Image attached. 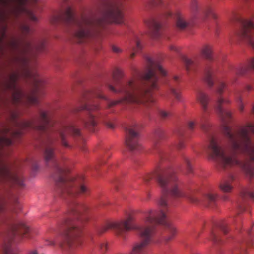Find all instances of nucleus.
Masks as SVG:
<instances>
[{"label":"nucleus","instance_id":"obj_33","mask_svg":"<svg viewBox=\"0 0 254 254\" xmlns=\"http://www.w3.org/2000/svg\"><path fill=\"white\" fill-rule=\"evenodd\" d=\"M184 163L186 166V167H187V171L188 172V173H191L192 172V167H191V164H190V160L187 158V157H185L184 158Z\"/></svg>","mask_w":254,"mask_h":254},{"label":"nucleus","instance_id":"obj_45","mask_svg":"<svg viewBox=\"0 0 254 254\" xmlns=\"http://www.w3.org/2000/svg\"><path fill=\"white\" fill-rule=\"evenodd\" d=\"M12 44H13V46L15 49H19V43H18L17 42H13Z\"/></svg>","mask_w":254,"mask_h":254},{"label":"nucleus","instance_id":"obj_44","mask_svg":"<svg viewBox=\"0 0 254 254\" xmlns=\"http://www.w3.org/2000/svg\"><path fill=\"white\" fill-rule=\"evenodd\" d=\"M29 18L30 19L33 21H37V18L32 13H30L29 14Z\"/></svg>","mask_w":254,"mask_h":254},{"label":"nucleus","instance_id":"obj_17","mask_svg":"<svg viewBox=\"0 0 254 254\" xmlns=\"http://www.w3.org/2000/svg\"><path fill=\"white\" fill-rule=\"evenodd\" d=\"M196 97L197 102L201 105L203 111L204 112H207L210 100L208 95L202 91H198L196 93Z\"/></svg>","mask_w":254,"mask_h":254},{"label":"nucleus","instance_id":"obj_46","mask_svg":"<svg viewBox=\"0 0 254 254\" xmlns=\"http://www.w3.org/2000/svg\"><path fill=\"white\" fill-rule=\"evenodd\" d=\"M106 125L109 128H113L114 127V125L113 123H107Z\"/></svg>","mask_w":254,"mask_h":254},{"label":"nucleus","instance_id":"obj_31","mask_svg":"<svg viewBox=\"0 0 254 254\" xmlns=\"http://www.w3.org/2000/svg\"><path fill=\"white\" fill-rule=\"evenodd\" d=\"M158 114L162 119H166L170 117L172 115L171 113L160 109L158 110Z\"/></svg>","mask_w":254,"mask_h":254},{"label":"nucleus","instance_id":"obj_39","mask_svg":"<svg viewBox=\"0 0 254 254\" xmlns=\"http://www.w3.org/2000/svg\"><path fill=\"white\" fill-rule=\"evenodd\" d=\"M112 49L113 51L116 53H121L122 52V50L121 49H120V48H119L115 45L112 46Z\"/></svg>","mask_w":254,"mask_h":254},{"label":"nucleus","instance_id":"obj_15","mask_svg":"<svg viewBox=\"0 0 254 254\" xmlns=\"http://www.w3.org/2000/svg\"><path fill=\"white\" fill-rule=\"evenodd\" d=\"M45 46V42L42 41L36 45H33L30 42H25L23 49H22V52L26 54L31 51L35 50L37 52H40L44 50Z\"/></svg>","mask_w":254,"mask_h":254},{"label":"nucleus","instance_id":"obj_2","mask_svg":"<svg viewBox=\"0 0 254 254\" xmlns=\"http://www.w3.org/2000/svg\"><path fill=\"white\" fill-rule=\"evenodd\" d=\"M153 177H155L158 185L161 189L162 196L158 202L161 210L159 211L149 210L144 213L143 223L141 225H136L131 216L119 222H109L99 228L97 233L101 235L109 229H113L116 234L125 239L126 233L131 230H136L140 241L135 243L131 254H146L148 246L154 242L157 226L162 224L166 227L169 236L166 241L171 240L177 233L176 229L166 219L165 210L170 202V197L180 198L185 197L191 202L198 203L200 201L195 192L187 194L182 189L181 183L174 169L171 167L160 168L153 174H146L143 177V180L148 183Z\"/></svg>","mask_w":254,"mask_h":254},{"label":"nucleus","instance_id":"obj_5","mask_svg":"<svg viewBox=\"0 0 254 254\" xmlns=\"http://www.w3.org/2000/svg\"><path fill=\"white\" fill-rule=\"evenodd\" d=\"M122 0H102L100 9V17L82 16L76 18L72 8L65 9L54 14L50 19L52 24L65 23L76 27L74 36L76 42L84 43L98 34L107 23H122Z\"/></svg>","mask_w":254,"mask_h":254},{"label":"nucleus","instance_id":"obj_8","mask_svg":"<svg viewBox=\"0 0 254 254\" xmlns=\"http://www.w3.org/2000/svg\"><path fill=\"white\" fill-rule=\"evenodd\" d=\"M18 78V74L17 73H13L11 74L9 81L6 85L7 88L13 92L12 100L14 104H18L22 102L23 97L22 92L16 86V81Z\"/></svg>","mask_w":254,"mask_h":254},{"label":"nucleus","instance_id":"obj_26","mask_svg":"<svg viewBox=\"0 0 254 254\" xmlns=\"http://www.w3.org/2000/svg\"><path fill=\"white\" fill-rule=\"evenodd\" d=\"M183 60L188 71L194 70L197 66L196 63L192 60L184 57Z\"/></svg>","mask_w":254,"mask_h":254},{"label":"nucleus","instance_id":"obj_38","mask_svg":"<svg viewBox=\"0 0 254 254\" xmlns=\"http://www.w3.org/2000/svg\"><path fill=\"white\" fill-rule=\"evenodd\" d=\"M21 61H22V63L25 64V65L27 66V64H28V62H29V59L28 58V57H27V56L26 55H23L22 57H21Z\"/></svg>","mask_w":254,"mask_h":254},{"label":"nucleus","instance_id":"obj_49","mask_svg":"<svg viewBox=\"0 0 254 254\" xmlns=\"http://www.w3.org/2000/svg\"><path fill=\"white\" fill-rule=\"evenodd\" d=\"M170 49L171 50H174V51H177V48L175 47H174V46H170Z\"/></svg>","mask_w":254,"mask_h":254},{"label":"nucleus","instance_id":"obj_20","mask_svg":"<svg viewBox=\"0 0 254 254\" xmlns=\"http://www.w3.org/2000/svg\"><path fill=\"white\" fill-rule=\"evenodd\" d=\"M235 180L234 175H231L227 180L223 182L220 185V189L224 192H229L233 189L231 183Z\"/></svg>","mask_w":254,"mask_h":254},{"label":"nucleus","instance_id":"obj_24","mask_svg":"<svg viewBox=\"0 0 254 254\" xmlns=\"http://www.w3.org/2000/svg\"><path fill=\"white\" fill-rule=\"evenodd\" d=\"M176 16L177 28L180 30L185 29L187 27L188 23L185 21L184 17L180 13L177 14Z\"/></svg>","mask_w":254,"mask_h":254},{"label":"nucleus","instance_id":"obj_51","mask_svg":"<svg viewBox=\"0 0 254 254\" xmlns=\"http://www.w3.org/2000/svg\"><path fill=\"white\" fill-rule=\"evenodd\" d=\"M0 2L4 4L6 2L5 0H0Z\"/></svg>","mask_w":254,"mask_h":254},{"label":"nucleus","instance_id":"obj_23","mask_svg":"<svg viewBox=\"0 0 254 254\" xmlns=\"http://www.w3.org/2000/svg\"><path fill=\"white\" fill-rule=\"evenodd\" d=\"M201 55L209 61L213 60L212 47L209 45H204L201 50Z\"/></svg>","mask_w":254,"mask_h":254},{"label":"nucleus","instance_id":"obj_54","mask_svg":"<svg viewBox=\"0 0 254 254\" xmlns=\"http://www.w3.org/2000/svg\"><path fill=\"white\" fill-rule=\"evenodd\" d=\"M171 13L170 12H167V16H171Z\"/></svg>","mask_w":254,"mask_h":254},{"label":"nucleus","instance_id":"obj_19","mask_svg":"<svg viewBox=\"0 0 254 254\" xmlns=\"http://www.w3.org/2000/svg\"><path fill=\"white\" fill-rule=\"evenodd\" d=\"M217 199V194L214 191L210 190L203 195V198L201 201L210 205L215 203Z\"/></svg>","mask_w":254,"mask_h":254},{"label":"nucleus","instance_id":"obj_1","mask_svg":"<svg viewBox=\"0 0 254 254\" xmlns=\"http://www.w3.org/2000/svg\"><path fill=\"white\" fill-rule=\"evenodd\" d=\"M39 116L31 121L23 120L14 121L16 129L11 130L4 127L3 135L0 136V145H10L12 138L19 137L23 130L33 128L46 133L43 140V157L47 164L53 162L55 173L53 179L56 186L57 194L66 200L69 204L68 211L58 223V229L68 245L76 242L79 244L78 239L81 233V224L83 223V215L88 209L85 204L75 201L78 195L87 196L90 193V189L87 183L82 177L74 179L68 175L67 170L55 160V136L51 134L52 122L46 112L40 110Z\"/></svg>","mask_w":254,"mask_h":254},{"label":"nucleus","instance_id":"obj_11","mask_svg":"<svg viewBox=\"0 0 254 254\" xmlns=\"http://www.w3.org/2000/svg\"><path fill=\"white\" fill-rule=\"evenodd\" d=\"M213 228L211 232L209 239L215 244H218L222 241L220 232L226 234L228 231L227 224L224 221L216 222L214 224Z\"/></svg>","mask_w":254,"mask_h":254},{"label":"nucleus","instance_id":"obj_48","mask_svg":"<svg viewBox=\"0 0 254 254\" xmlns=\"http://www.w3.org/2000/svg\"><path fill=\"white\" fill-rule=\"evenodd\" d=\"M29 254H38V253L36 250H33L30 252Z\"/></svg>","mask_w":254,"mask_h":254},{"label":"nucleus","instance_id":"obj_10","mask_svg":"<svg viewBox=\"0 0 254 254\" xmlns=\"http://www.w3.org/2000/svg\"><path fill=\"white\" fill-rule=\"evenodd\" d=\"M7 223L9 227L8 235L11 239L17 236L21 237L29 232L28 227L22 222L10 221Z\"/></svg>","mask_w":254,"mask_h":254},{"label":"nucleus","instance_id":"obj_56","mask_svg":"<svg viewBox=\"0 0 254 254\" xmlns=\"http://www.w3.org/2000/svg\"><path fill=\"white\" fill-rule=\"evenodd\" d=\"M1 209H2V206L0 205V211L1 210Z\"/></svg>","mask_w":254,"mask_h":254},{"label":"nucleus","instance_id":"obj_34","mask_svg":"<svg viewBox=\"0 0 254 254\" xmlns=\"http://www.w3.org/2000/svg\"><path fill=\"white\" fill-rule=\"evenodd\" d=\"M205 14L207 16H211L214 19L217 18V15L210 7H208L205 11Z\"/></svg>","mask_w":254,"mask_h":254},{"label":"nucleus","instance_id":"obj_25","mask_svg":"<svg viewBox=\"0 0 254 254\" xmlns=\"http://www.w3.org/2000/svg\"><path fill=\"white\" fill-rule=\"evenodd\" d=\"M199 126L201 129L205 132H207L211 127L204 115H202L200 119Z\"/></svg>","mask_w":254,"mask_h":254},{"label":"nucleus","instance_id":"obj_22","mask_svg":"<svg viewBox=\"0 0 254 254\" xmlns=\"http://www.w3.org/2000/svg\"><path fill=\"white\" fill-rule=\"evenodd\" d=\"M25 70L27 77L32 80L35 85L37 86L41 82V79L38 73L35 71H31L28 67H26Z\"/></svg>","mask_w":254,"mask_h":254},{"label":"nucleus","instance_id":"obj_30","mask_svg":"<svg viewBox=\"0 0 254 254\" xmlns=\"http://www.w3.org/2000/svg\"><path fill=\"white\" fill-rule=\"evenodd\" d=\"M135 46L131 48L132 51H133L130 55V58H132L134 56L135 53L138 52L141 49V45L140 44L139 41L136 39L135 42Z\"/></svg>","mask_w":254,"mask_h":254},{"label":"nucleus","instance_id":"obj_47","mask_svg":"<svg viewBox=\"0 0 254 254\" xmlns=\"http://www.w3.org/2000/svg\"><path fill=\"white\" fill-rule=\"evenodd\" d=\"M184 134V132H183V130H179L178 133H177V135L179 136H183Z\"/></svg>","mask_w":254,"mask_h":254},{"label":"nucleus","instance_id":"obj_3","mask_svg":"<svg viewBox=\"0 0 254 254\" xmlns=\"http://www.w3.org/2000/svg\"><path fill=\"white\" fill-rule=\"evenodd\" d=\"M146 67L143 71H136L132 78L126 81H120L124 76L123 72L117 70L113 74L112 81H107L106 86L113 92L120 95L119 99L110 101L102 94L100 87H96L92 90L87 91L78 107L74 109L77 112L87 110L89 113L81 122L84 127L94 131L97 125L95 116L91 112L99 109V106L93 99H103L108 101L107 108H110L118 104H143L147 107L153 105L155 100L152 96L153 90L158 88V74L163 76L166 75V71L160 64V61L147 57Z\"/></svg>","mask_w":254,"mask_h":254},{"label":"nucleus","instance_id":"obj_41","mask_svg":"<svg viewBox=\"0 0 254 254\" xmlns=\"http://www.w3.org/2000/svg\"><path fill=\"white\" fill-rule=\"evenodd\" d=\"M245 210V205L244 204H242L241 203H239L238 205V211L239 212H243Z\"/></svg>","mask_w":254,"mask_h":254},{"label":"nucleus","instance_id":"obj_13","mask_svg":"<svg viewBox=\"0 0 254 254\" xmlns=\"http://www.w3.org/2000/svg\"><path fill=\"white\" fill-rule=\"evenodd\" d=\"M250 69L254 70V57L250 59L245 64L237 67H231L230 72L232 74L243 75Z\"/></svg>","mask_w":254,"mask_h":254},{"label":"nucleus","instance_id":"obj_4","mask_svg":"<svg viewBox=\"0 0 254 254\" xmlns=\"http://www.w3.org/2000/svg\"><path fill=\"white\" fill-rule=\"evenodd\" d=\"M226 84L220 82L216 92L218 97L215 109L222 123V132L225 139L209 135V143L207 152L210 157L223 168L233 166L242 168L250 178L254 177V125L248 124L238 130L233 131L229 125L232 119L231 112L228 109L231 101L222 97Z\"/></svg>","mask_w":254,"mask_h":254},{"label":"nucleus","instance_id":"obj_21","mask_svg":"<svg viewBox=\"0 0 254 254\" xmlns=\"http://www.w3.org/2000/svg\"><path fill=\"white\" fill-rule=\"evenodd\" d=\"M214 71L210 66H207L204 73V78L205 81L207 83L208 85L210 87L212 86L214 84L213 75Z\"/></svg>","mask_w":254,"mask_h":254},{"label":"nucleus","instance_id":"obj_40","mask_svg":"<svg viewBox=\"0 0 254 254\" xmlns=\"http://www.w3.org/2000/svg\"><path fill=\"white\" fill-rule=\"evenodd\" d=\"M162 2V0H151V4L154 6L159 5Z\"/></svg>","mask_w":254,"mask_h":254},{"label":"nucleus","instance_id":"obj_43","mask_svg":"<svg viewBox=\"0 0 254 254\" xmlns=\"http://www.w3.org/2000/svg\"><path fill=\"white\" fill-rule=\"evenodd\" d=\"M185 146L184 143L183 141L180 140L178 144L177 145V148L179 149H181L183 148Z\"/></svg>","mask_w":254,"mask_h":254},{"label":"nucleus","instance_id":"obj_37","mask_svg":"<svg viewBox=\"0 0 254 254\" xmlns=\"http://www.w3.org/2000/svg\"><path fill=\"white\" fill-rule=\"evenodd\" d=\"M196 124L194 122L190 121L188 123V127L190 131H193L195 127Z\"/></svg>","mask_w":254,"mask_h":254},{"label":"nucleus","instance_id":"obj_9","mask_svg":"<svg viewBox=\"0 0 254 254\" xmlns=\"http://www.w3.org/2000/svg\"><path fill=\"white\" fill-rule=\"evenodd\" d=\"M61 144L65 147H70V146L66 141V137L68 135L72 134L74 136L80 135V130L72 125L70 124L68 126H63L58 130Z\"/></svg>","mask_w":254,"mask_h":254},{"label":"nucleus","instance_id":"obj_50","mask_svg":"<svg viewBox=\"0 0 254 254\" xmlns=\"http://www.w3.org/2000/svg\"><path fill=\"white\" fill-rule=\"evenodd\" d=\"M197 4L196 2H194L193 4V5H192V8L193 9H196L197 8Z\"/></svg>","mask_w":254,"mask_h":254},{"label":"nucleus","instance_id":"obj_28","mask_svg":"<svg viewBox=\"0 0 254 254\" xmlns=\"http://www.w3.org/2000/svg\"><path fill=\"white\" fill-rule=\"evenodd\" d=\"M235 94L236 101L239 104V109L240 112H242L244 109V106L243 103L242 97L240 95V93L239 91H236Z\"/></svg>","mask_w":254,"mask_h":254},{"label":"nucleus","instance_id":"obj_27","mask_svg":"<svg viewBox=\"0 0 254 254\" xmlns=\"http://www.w3.org/2000/svg\"><path fill=\"white\" fill-rule=\"evenodd\" d=\"M241 196L243 199L251 198L254 200V192L249 189H245L241 192Z\"/></svg>","mask_w":254,"mask_h":254},{"label":"nucleus","instance_id":"obj_18","mask_svg":"<svg viewBox=\"0 0 254 254\" xmlns=\"http://www.w3.org/2000/svg\"><path fill=\"white\" fill-rule=\"evenodd\" d=\"M154 136L156 140L154 143V149L156 150L159 157L163 158L164 153L162 149L159 147L157 140L162 139L164 137V131L160 128L156 129L154 132Z\"/></svg>","mask_w":254,"mask_h":254},{"label":"nucleus","instance_id":"obj_32","mask_svg":"<svg viewBox=\"0 0 254 254\" xmlns=\"http://www.w3.org/2000/svg\"><path fill=\"white\" fill-rule=\"evenodd\" d=\"M28 102L32 104H37L38 103V97L36 95H32L27 97Z\"/></svg>","mask_w":254,"mask_h":254},{"label":"nucleus","instance_id":"obj_7","mask_svg":"<svg viewBox=\"0 0 254 254\" xmlns=\"http://www.w3.org/2000/svg\"><path fill=\"white\" fill-rule=\"evenodd\" d=\"M126 131V144L131 152H137L141 148L139 142L138 127L136 125L129 126L125 128Z\"/></svg>","mask_w":254,"mask_h":254},{"label":"nucleus","instance_id":"obj_42","mask_svg":"<svg viewBox=\"0 0 254 254\" xmlns=\"http://www.w3.org/2000/svg\"><path fill=\"white\" fill-rule=\"evenodd\" d=\"M13 254L10 249L8 248V247H4L3 250V254Z\"/></svg>","mask_w":254,"mask_h":254},{"label":"nucleus","instance_id":"obj_29","mask_svg":"<svg viewBox=\"0 0 254 254\" xmlns=\"http://www.w3.org/2000/svg\"><path fill=\"white\" fill-rule=\"evenodd\" d=\"M10 209L14 213H17L21 210V207L16 198H14Z\"/></svg>","mask_w":254,"mask_h":254},{"label":"nucleus","instance_id":"obj_14","mask_svg":"<svg viewBox=\"0 0 254 254\" xmlns=\"http://www.w3.org/2000/svg\"><path fill=\"white\" fill-rule=\"evenodd\" d=\"M180 82V76L178 75H173L172 76V79L168 83V86L169 87L171 93L178 101L181 100V96L177 87Z\"/></svg>","mask_w":254,"mask_h":254},{"label":"nucleus","instance_id":"obj_57","mask_svg":"<svg viewBox=\"0 0 254 254\" xmlns=\"http://www.w3.org/2000/svg\"><path fill=\"white\" fill-rule=\"evenodd\" d=\"M64 1H66L67 0H64Z\"/></svg>","mask_w":254,"mask_h":254},{"label":"nucleus","instance_id":"obj_6","mask_svg":"<svg viewBox=\"0 0 254 254\" xmlns=\"http://www.w3.org/2000/svg\"><path fill=\"white\" fill-rule=\"evenodd\" d=\"M231 21L239 27L237 32L238 37L249 43L254 49V23L238 14L234 15Z\"/></svg>","mask_w":254,"mask_h":254},{"label":"nucleus","instance_id":"obj_52","mask_svg":"<svg viewBox=\"0 0 254 254\" xmlns=\"http://www.w3.org/2000/svg\"><path fill=\"white\" fill-rule=\"evenodd\" d=\"M223 199L224 200H226L228 199V196L227 195H225L223 196Z\"/></svg>","mask_w":254,"mask_h":254},{"label":"nucleus","instance_id":"obj_35","mask_svg":"<svg viewBox=\"0 0 254 254\" xmlns=\"http://www.w3.org/2000/svg\"><path fill=\"white\" fill-rule=\"evenodd\" d=\"M21 30L23 34H27L30 33L31 30L28 26L23 24L21 26Z\"/></svg>","mask_w":254,"mask_h":254},{"label":"nucleus","instance_id":"obj_12","mask_svg":"<svg viewBox=\"0 0 254 254\" xmlns=\"http://www.w3.org/2000/svg\"><path fill=\"white\" fill-rule=\"evenodd\" d=\"M0 177L9 179L12 184L19 188L24 186L23 177L18 175L11 174L8 169L4 166H1L0 169Z\"/></svg>","mask_w":254,"mask_h":254},{"label":"nucleus","instance_id":"obj_53","mask_svg":"<svg viewBox=\"0 0 254 254\" xmlns=\"http://www.w3.org/2000/svg\"><path fill=\"white\" fill-rule=\"evenodd\" d=\"M247 89L248 90H250L251 89V87L250 86H249V85H248L247 87Z\"/></svg>","mask_w":254,"mask_h":254},{"label":"nucleus","instance_id":"obj_36","mask_svg":"<svg viewBox=\"0 0 254 254\" xmlns=\"http://www.w3.org/2000/svg\"><path fill=\"white\" fill-rule=\"evenodd\" d=\"M100 249L102 253H105L107 251L108 249V245L106 242L102 243L100 244Z\"/></svg>","mask_w":254,"mask_h":254},{"label":"nucleus","instance_id":"obj_16","mask_svg":"<svg viewBox=\"0 0 254 254\" xmlns=\"http://www.w3.org/2000/svg\"><path fill=\"white\" fill-rule=\"evenodd\" d=\"M146 24L149 29L151 36L154 38L159 37L160 35L161 24L157 21L153 19L148 20L146 22Z\"/></svg>","mask_w":254,"mask_h":254},{"label":"nucleus","instance_id":"obj_55","mask_svg":"<svg viewBox=\"0 0 254 254\" xmlns=\"http://www.w3.org/2000/svg\"><path fill=\"white\" fill-rule=\"evenodd\" d=\"M252 112H253V114H254V105L253 106Z\"/></svg>","mask_w":254,"mask_h":254}]
</instances>
